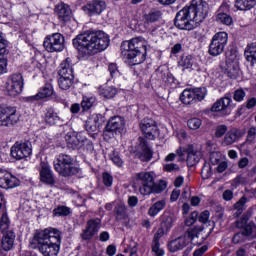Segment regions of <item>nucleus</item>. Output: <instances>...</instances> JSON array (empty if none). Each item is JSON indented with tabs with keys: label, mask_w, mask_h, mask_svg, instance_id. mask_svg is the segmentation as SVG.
Instances as JSON below:
<instances>
[{
	"label": "nucleus",
	"mask_w": 256,
	"mask_h": 256,
	"mask_svg": "<svg viewBox=\"0 0 256 256\" xmlns=\"http://www.w3.org/2000/svg\"><path fill=\"white\" fill-rule=\"evenodd\" d=\"M209 14V4L204 0H192L189 6L176 13L174 25L181 31H193Z\"/></svg>",
	"instance_id": "obj_1"
},
{
	"label": "nucleus",
	"mask_w": 256,
	"mask_h": 256,
	"mask_svg": "<svg viewBox=\"0 0 256 256\" xmlns=\"http://www.w3.org/2000/svg\"><path fill=\"white\" fill-rule=\"evenodd\" d=\"M109 43H111L109 35L101 30L87 31L73 40V46L81 55L85 56L105 51L109 47Z\"/></svg>",
	"instance_id": "obj_2"
},
{
	"label": "nucleus",
	"mask_w": 256,
	"mask_h": 256,
	"mask_svg": "<svg viewBox=\"0 0 256 256\" xmlns=\"http://www.w3.org/2000/svg\"><path fill=\"white\" fill-rule=\"evenodd\" d=\"M30 247L38 249L43 256H57L61 249V231L55 228H46L36 231L30 240Z\"/></svg>",
	"instance_id": "obj_3"
},
{
	"label": "nucleus",
	"mask_w": 256,
	"mask_h": 256,
	"mask_svg": "<svg viewBox=\"0 0 256 256\" xmlns=\"http://www.w3.org/2000/svg\"><path fill=\"white\" fill-rule=\"evenodd\" d=\"M121 53L132 65H141L147 59V42L143 38H132L123 41Z\"/></svg>",
	"instance_id": "obj_4"
},
{
	"label": "nucleus",
	"mask_w": 256,
	"mask_h": 256,
	"mask_svg": "<svg viewBox=\"0 0 256 256\" xmlns=\"http://www.w3.org/2000/svg\"><path fill=\"white\" fill-rule=\"evenodd\" d=\"M53 165L60 177H75V175L81 173V167H79L75 158L69 154L61 153L57 155Z\"/></svg>",
	"instance_id": "obj_5"
},
{
	"label": "nucleus",
	"mask_w": 256,
	"mask_h": 256,
	"mask_svg": "<svg viewBox=\"0 0 256 256\" xmlns=\"http://www.w3.org/2000/svg\"><path fill=\"white\" fill-rule=\"evenodd\" d=\"M136 181L140 184L139 191L141 195H151V193H163L167 189V183L160 181L155 183V174L153 172H139L136 174Z\"/></svg>",
	"instance_id": "obj_6"
},
{
	"label": "nucleus",
	"mask_w": 256,
	"mask_h": 256,
	"mask_svg": "<svg viewBox=\"0 0 256 256\" xmlns=\"http://www.w3.org/2000/svg\"><path fill=\"white\" fill-rule=\"evenodd\" d=\"M58 85L62 91H69L75 83V74L73 73V61L71 58H66L60 64V69L58 71Z\"/></svg>",
	"instance_id": "obj_7"
},
{
	"label": "nucleus",
	"mask_w": 256,
	"mask_h": 256,
	"mask_svg": "<svg viewBox=\"0 0 256 256\" xmlns=\"http://www.w3.org/2000/svg\"><path fill=\"white\" fill-rule=\"evenodd\" d=\"M19 113L17 108L13 106H0V125L2 127H13L19 123Z\"/></svg>",
	"instance_id": "obj_8"
},
{
	"label": "nucleus",
	"mask_w": 256,
	"mask_h": 256,
	"mask_svg": "<svg viewBox=\"0 0 256 256\" xmlns=\"http://www.w3.org/2000/svg\"><path fill=\"white\" fill-rule=\"evenodd\" d=\"M227 41H229V35L227 34V32L216 33L212 37L211 43L209 45V55H212V57H217L221 55V53L225 51Z\"/></svg>",
	"instance_id": "obj_9"
},
{
	"label": "nucleus",
	"mask_w": 256,
	"mask_h": 256,
	"mask_svg": "<svg viewBox=\"0 0 256 256\" xmlns=\"http://www.w3.org/2000/svg\"><path fill=\"white\" fill-rule=\"evenodd\" d=\"M199 235H201V232H197L195 229L188 230L184 236L172 240L168 244V249L171 253H177V251L185 249V246L191 242V239H195V237H199Z\"/></svg>",
	"instance_id": "obj_10"
},
{
	"label": "nucleus",
	"mask_w": 256,
	"mask_h": 256,
	"mask_svg": "<svg viewBox=\"0 0 256 256\" xmlns=\"http://www.w3.org/2000/svg\"><path fill=\"white\" fill-rule=\"evenodd\" d=\"M43 46L48 53L60 52L65 49V37L61 33H54L45 38Z\"/></svg>",
	"instance_id": "obj_11"
},
{
	"label": "nucleus",
	"mask_w": 256,
	"mask_h": 256,
	"mask_svg": "<svg viewBox=\"0 0 256 256\" xmlns=\"http://www.w3.org/2000/svg\"><path fill=\"white\" fill-rule=\"evenodd\" d=\"M23 74L14 73L6 81V91L10 97H17L23 91Z\"/></svg>",
	"instance_id": "obj_12"
},
{
	"label": "nucleus",
	"mask_w": 256,
	"mask_h": 256,
	"mask_svg": "<svg viewBox=\"0 0 256 256\" xmlns=\"http://www.w3.org/2000/svg\"><path fill=\"white\" fill-rule=\"evenodd\" d=\"M139 127L146 139H150V141L155 140L157 135H159L157 123L151 118H144L141 120Z\"/></svg>",
	"instance_id": "obj_13"
},
{
	"label": "nucleus",
	"mask_w": 256,
	"mask_h": 256,
	"mask_svg": "<svg viewBox=\"0 0 256 256\" xmlns=\"http://www.w3.org/2000/svg\"><path fill=\"white\" fill-rule=\"evenodd\" d=\"M31 153V143L29 142H16L11 147L10 151L11 157H13V159H17V161H21V159L29 157Z\"/></svg>",
	"instance_id": "obj_14"
},
{
	"label": "nucleus",
	"mask_w": 256,
	"mask_h": 256,
	"mask_svg": "<svg viewBox=\"0 0 256 256\" xmlns=\"http://www.w3.org/2000/svg\"><path fill=\"white\" fill-rule=\"evenodd\" d=\"M99 229H101V219L94 218L88 220L86 228L82 230V233L80 234L82 241H91V239L99 233Z\"/></svg>",
	"instance_id": "obj_15"
},
{
	"label": "nucleus",
	"mask_w": 256,
	"mask_h": 256,
	"mask_svg": "<svg viewBox=\"0 0 256 256\" xmlns=\"http://www.w3.org/2000/svg\"><path fill=\"white\" fill-rule=\"evenodd\" d=\"M21 181L11 172L0 169V187L1 189H15L19 187Z\"/></svg>",
	"instance_id": "obj_16"
},
{
	"label": "nucleus",
	"mask_w": 256,
	"mask_h": 256,
	"mask_svg": "<svg viewBox=\"0 0 256 256\" xmlns=\"http://www.w3.org/2000/svg\"><path fill=\"white\" fill-rule=\"evenodd\" d=\"M233 99L231 97L225 96L217 100L211 107L212 113H221L222 115H231V109L233 106Z\"/></svg>",
	"instance_id": "obj_17"
},
{
	"label": "nucleus",
	"mask_w": 256,
	"mask_h": 256,
	"mask_svg": "<svg viewBox=\"0 0 256 256\" xmlns=\"http://www.w3.org/2000/svg\"><path fill=\"white\" fill-rule=\"evenodd\" d=\"M40 181L44 185H55V174L51 170V166L46 162L40 163Z\"/></svg>",
	"instance_id": "obj_18"
},
{
	"label": "nucleus",
	"mask_w": 256,
	"mask_h": 256,
	"mask_svg": "<svg viewBox=\"0 0 256 256\" xmlns=\"http://www.w3.org/2000/svg\"><path fill=\"white\" fill-rule=\"evenodd\" d=\"M84 11L90 16L101 15L107 9V4L103 0H92L83 7Z\"/></svg>",
	"instance_id": "obj_19"
},
{
	"label": "nucleus",
	"mask_w": 256,
	"mask_h": 256,
	"mask_svg": "<svg viewBox=\"0 0 256 256\" xmlns=\"http://www.w3.org/2000/svg\"><path fill=\"white\" fill-rule=\"evenodd\" d=\"M54 13L56 17H58V20L60 23H69L71 21V15H73V12L71 11V7L65 3H59L54 8Z\"/></svg>",
	"instance_id": "obj_20"
},
{
	"label": "nucleus",
	"mask_w": 256,
	"mask_h": 256,
	"mask_svg": "<svg viewBox=\"0 0 256 256\" xmlns=\"http://www.w3.org/2000/svg\"><path fill=\"white\" fill-rule=\"evenodd\" d=\"M125 126V119L121 116H113L110 118L104 129V137H107V133H117L121 131Z\"/></svg>",
	"instance_id": "obj_21"
},
{
	"label": "nucleus",
	"mask_w": 256,
	"mask_h": 256,
	"mask_svg": "<svg viewBox=\"0 0 256 256\" xmlns=\"http://www.w3.org/2000/svg\"><path fill=\"white\" fill-rule=\"evenodd\" d=\"M136 156L144 162H149L150 159H153V151L149 148L145 138H139V146Z\"/></svg>",
	"instance_id": "obj_22"
},
{
	"label": "nucleus",
	"mask_w": 256,
	"mask_h": 256,
	"mask_svg": "<svg viewBox=\"0 0 256 256\" xmlns=\"http://www.w3.org/2000/svg\"><path fill=\"white\" fill-rule=\"evenodd\" d=\"M237 227L242 229V232L246 235L249 241L256 239V225L253 222L247 224V219L242 218L241 221L237 222Z\"/></svg>",
	"instance_id": "obj_23"
},
{
	"label": "nucleus",
	"mask_w": 256,
	"mask_h": 256,
	"mask_svg": "<svg viewBox=\"0 0 256 256\" xmlns=\"http://www.w3.org/2000/svg\"><path fill=\"white\" fill-rule=\"evenodd\" d=\"M153 77L157 81H160V83H173V81H175V78L169 72V69L165 67H159L158 69H156V71L153 74Z\"/></svg>",
	"instance_id": "obj_24"
},
{
	"label": "nucleus",
	"mask_w": 256,
	"mask_h": 256,
	"mask_svg": "<svg viewBox=\"0 0 256 256\" xmlns=\"http://www.w3.org/2000/svg\"><path fill=\"white\" fill-rule=\"evenodd\" d=\"M245 132L239 128L230 129L223 139V145H233L235 141H239Z\"/></svg>",
	"instance_id": "obj_25"
},
{
	"label": "nucleus",
	"mask_w": 256,
	"mask_h": 256,
	"mask_svg": "<svg viewBox=\"0 0 256 256\" xmlns=\"http://www.w3.org/2000/svg\"><path fill=\"white\" fill-rule=\"evenodd\" d=\"M187 153V165L188 167H194V165H197L199 161H201V152L199 150H195V147L193 145H189L186 149Z\"/></svg>",
	"instance_id": "obj_26"
},
{
	"label": "nucleus",
	"mask_w": 256,
	"mask_h": 256,
	"mask_svg": "<svg viewBox=\"0 0 256 256\" xmlns=\"http://www.w3.org/2000/svg\"><path fill=\"white\" fill-rule=\"evenodd\" d=\"M2 242L1 247L4 251H11L13 249V245H15V232L13 230H8L6 232H2Z\"/></svg>",
	"instance_id": "obj_27"
},
{
	"label": "nucleus",
	"mask_w": 256,
	"mask_h": 256,
	"mask_svg": "<svg viewBox=\"0 0 256 256\" xmlns=\"http://www.w3.org/2000/svg\"><path fill=\"white\" fill-rule=\"evenodd\" d=\"M51 95H53V87L51 84H46L36 95L27 97L26 101L33 103V101H39V99H47Z\"/></svg>",
	"instance_id": "obj_28"
},
{
	"label": "nucleus",
	"mask_w": 256,
	"mask_h": 256,
	"mask_svg": "<svg viewBox=\"0 0 256 256\" xmlns=\"http://www.w3.org/2000/svg\"><path fill=\"white\" fill-rule=\"evenodd\" d=\"M66 141H67V147H69V149H81V147L85 145V141H87V139L81 136V134H77L76 136L75 135L68 136Z\"/></svg>",
	"instance_id": "obj_29"
},
{
	"label": "nucleus",
	"mask_w": 256,
	"mask_h": 256,
	"mask_svg": "<svg viewBox=\"0 0 256 256\" xmlns=\"http://www.w3.org/2000/svg\"><path fill=\"white\" fill-rule=\"evenodd\" d=\"M224 73L230 78V79H237L239 77V64L237 62L233 61H226V68Z\"/></svg>",
	"instance_id": "obj_30"
},
{
	"label": "nucleus",
	"mask_w": 256,
	"mask_h": 256,
	"mask_svg": "<svg viewBox=\"0 0 256 256\" xmlns=\"http://www.w3.org/2000/svg\"><path fill=\"white\" fill-rule=\"evenodd\" d=\"M161 17L163 14L159 10H151L147 14L144 15V24L146 26L153 25V23H157V21H161Z\"/></svg>",
	"instance_id": "obj_31"
},
{
	"label": "nucleus",
	"mask_w": 256,
	"mask_h": 256,
	"mask_svg": "<svg viewBox=\"0 0 256 256\" xmlns=\"http://www.w3.org/2000/svg\"><path fill=\"white\" fill-rule=\"evenodd\" d=\"M44 121L47 123V125H57L59 121H61V117L55 112V109L48 108L46 109L45 115H44Z\"/></svg>",
	"instance_id": "obj_32"
},
{
	"label": "nucleus",
	"mask_w": 256,
	"mask_h": 256,
	"mask_svg": "<svg viewBox=\"0 0 256 256\" xmlns=\"http://www.w3.org/2000/svg\"><path fill=\"white\" fill-rule=\"evenodd\" d=\"M245 57L246 61H248L252 67L253 65H256V42H253L247 46L245 49Z\"/></svg>",
	"instance_id": "obj_33"
},
{
	"label": "nucleus",
	"mask_w": 256,
	"mask_h": 256,
	"mask_svg": "<svg viewBox=\"0 0 256 256\" xmlns=\"http://www.w3.org/2000/svg\"><path fill=\"white\" fill-rule=\"evenodd\" d=\"M256 5V0H235L234 7L238 11H251Z\"/></svg>",
	"instance_id": "obj_34"
},
{
	"label": "nucleus",
	"mask_w": 256,
	"mask_h": 256,
	"mask_svg": "<svg viewBox=\"0 0 256 256\" xmlns=\"http://www.w3.org/2000/svg\"><path fill=\"white\" fill-rule=\"evenodd\" d=\"M180 101L184 105H193L194 103H197L193 89H185L180 95Z\"/></svg>",
	"instance_id": "obj_35"
},
{
	"label": "nucleus",
	"mask_w": 256,
	"mask_h": 256,
	"mask_svg": "<svg viewBox=\"0 0 256 256\" xmlns=\"http://www.w3.org/2000/svg\"><path fill=\"white\" fill-rule=\"evenodd\" d=\"M166 205L167 202H165V200L157 201L148 209V215L150 217H157V215H159V213L165 209Z\"/></svg>",
	"instance_id": "obj_36"
},
{
	"label": "nucleus",
	"mask_w": 256,
	"mask_h": 256,
	"mask_svg": "<svg viewBox=\"0 0 256 256\" xmlns=\"http://www.w3.org/2000/svg\"><path fill=\"white\" fill-rule=\"evenodd\" d=\"M99 94L104 99H113L117 95V89L113 86L100 87Z\"/></svg>",
	"instance_id": "obj_37"
},
{
	"label": "nucleus",
	"mask_w": 256,
	"mask_h": 256,
	"mask_svg": "<svg viewBox=\"0 0 256 256\" xmlns=\"http://www.w3.org/2000/svg\"><path fill=\"white\" fill-rule=\"evenodd\" d=\"M86 131L91 135V137H96V135H99V131H101V128L97 126L91 118H88L85 124Z\"/></svg>",
	"instance_id": "obj_38"
},
{
	"label": "nucleus",
	"mask_w": 256,
	"mask_h": 256,
	"mask_svg": "<svg viewBox=\"0 0 256 256\" xmlns=\"http://www.w3.org/2000/svg\"><path fill=\"white\" fill-rule=\"evenodd\" d=\"M54 217H67L71 215V208L67 206H58L53 210Z\"/></svg>",
	"instance_id": "obj_39"
},
{
	"label": "nucleus",
	"mask_w": 256,
	"mask_h": 256,
	"mask_svg": "<svg viewBox=\"0 0 256 256\" xmlns=\"http://www.w3.org/2000/svg\"><path fill=\"white\" fill-rule=\"evenodd\" d=\"M192 91L194 93L196 103H199V101H203V99H205V97L207 96V88L205 87L193 88Z\"/></svg>",
	"instance_id": "obj_40"
},
{
	"label": "nucleus",
	"mask_w": 256,
	"mask_h": 256,
	"mask_svg": "<svg viewBox=\"0 0 256 256\" xmlns=\"http://www.w3.org/2000/svg\"><path fill=\"white\" fill-rule=\"evenodd\" d=\"M216 21L222 25H233V18L229 14H216Z\"/></svg>",
	"instance_id": "obj_41"
},
{
	"label": "nucleus",
	"mask_w": 256,
	"mask_h": 256,
	"mask_svg": "<svg viewBox=\"0 0 256 256\" xmlns=\"http://www.w3.org/2000/svg\"><path fill=\"white\" fill-rule=\"evenodd\" d=\"M179 65L184 69H191L193 67V56L191 55L182 56L181 60L179 61Z\"/></svg>",
	"instance_id": "obj_42"
},
{
	"label": "nucleus",
	"mask_w": 256,
	"mask_h": 256,
	"mask_svg": "<svg viewBox=\"0 0 256 256\" xmlns=\"http://www.w3.org/2000/svg\"><path fill=\"white\" fill-rule=\"evenodd\" d=\"M115 215H116V219L121 220V219H125V217H127V207H125L124 204H118L115 207Z\"/></svg>",
	"instance_id": "obj_43"
},
{
	"label": "nucleus",
	"mask_w": 256,
	"mask_h": 256,
	"mask_svg": "<svg viewBox=\"0 0 256 256\" xmlns=\"http://www.w3.org/2000/svg\"><path fill=\"white\" fill-rule=\"evenodd\" d=\"M247 241H249V238L246 237L243 231L237 232L232 238L234 245H241V243H247Z\"/></svg>",
	"instance_id": "obj_44"
},
{
	"label": "nucleus",
	"mask_w": 256,
	"mask_h": 256,
	"mask_svg": "<svg viewBox=\"0 0 256 256\" xmlns=\"http://www.w3.org/2000/svg\"><path fill=\"white\" fill-rule=\"evenodd\" d=\"M95 97H84L81 102V107L83 111H89L95 105Z\"/></svg>",
	"instance_id": "obj_45"
},
{
	"label": "nucleus",
	"mask_w": 256,
	"mask_h": 256,
	"mask_svg": "<svg viewBox=\"0 0 256 256\" xmlns=\"http://www.w3.org/2000/svg\"><path fill=\"white\" fill-rule=\"evenodd\" d=\"M161 226L168 231L173 227V217L169 214H164L161 218Z\"/></svg>",
	"instance_id": "obj_46"
},
{
	"label": "nucleus",
	"mask_w": 256,
	"mask_h": 256,
	"mask_svg": "<svg viewBox=\"0 0 256 256\" xmlns=\"http://www.w3.org/2000/svg\"><path fill=\"white\" fill-rule=\"evenodd\" d=\"M89 118L92 123L96 124L100 129L103 127V123H105V116L102 114H92Z\"/></svg>",
	"instance_id": "obj_47"
},
{
	"label": "nucleus",
	"mask_w": 256,
	"mask_h": 256,
	"mask_svg": "<svg viewBox=\"0 0 256 256\" xmlns=\"http://www.w3.org/2000/svg\"><path fill=\"white\" fill-rule=\"evenodd\" d=\"M187 125L189 129L196 131V129H199L201 125H203V121H201L199 118H191L188 120Z\"/></svg>",
	"instance_id": "obj_48"
},
{
	"label": "nucleus",
	"mask_w": 256,
	"mask_h": 256,
	"mask_svg": "<svg viewBox=\"0 0 256 256\" xmlns=\"http://www.w3.org/2000/svg\"><path fill=\"white\" fill-rule=\"evenodd\" d=\"M108 71L112 77V79H117L121 77V72H119V67H117V64L111 63L108 65Z\"/></svg>",
	"instance_id": "obj_49"
},
{
	"label": "nucleus",
	"mask_w": 256,
	"mask_h": 256,
	"mask_svg": "<svg viewBox=\"0 0 256 256\" xmlns=\"http://www.w3.org/2000/svg\"><path fill=\"white\" fill-rule=\"evenodd\" d=\"M0 231L7 233L9 231V217L7 214H3L0 220Z\"/></svg>",
	"instance_id": "obj_50"
},
{
	"label": "nucleus",
	"mask_w": 256,
	"mask_h": 256,
	"mask_svg": "<svg viewBox=\"0 0 256 256\" xmlns=\"http://www.w3.org/2000/svg\"><path fill=\"white\" fill-rule=\"evenodd\" d=\"M110 159L114 165H117V167H123V159H121V156H119V152L114 150L110 154Z\"/></svg>",
	"instance_id": "obj_51"
},
{
	"label": "nucleus",
	"mask_w": 256,
	"mask_h": 256,
	"mask_svg": "<svg viewBox=\"0 0 256 256\" xmlns=\"http://www.w3.org/2000/svg\"><path fill=\"white\" fill-rule=\"evenodd\" d=\"M152 253L154 254V256L165 255V250L161 248V243L152 242Z\"/></svg>",
	"instance_id": "obj_52"
},
{
	"label": "nucleus",
	"mask_w": 256,
	"mask_h": 256,
	"mask_svg": "<svg viewBox=\"0 0 256 256\" xmlns=\"http://www.w3.org/2000/svg\"><path fill=\"white\" fill-rule=\"evenodd\" d=\"M163 170L167 173H177V171H181V168L175 163H168L163 165Z\"/></svg>",
	"instance_id": "obj_53"
},
{
	"label": "nucleus",
	"mask_w": 256,
	"mask_h": 256,
	"mask_svg": "<svg viewBox=\"0 0 256 256\" xmlns=\"http://www.w3.org/2000/svg\"><path fill=\"white\" fill-rule=\"evenodd\" d=\"M246 95L247 93H245V90H243V88H240L234 91L233 99L234 101L241 103V101L245 99Z\"/></svg>",
	"instance_id": "obj_54"
},
{
	"label": "nucleus",
	"mask_w": 256,
	"mask_h": 256,
	"mask_svg": "<svg viewBox=\"0 0 256 256\" xmlns=\"http://www.w3.org/2000/svg\"><path fill=\"white\" fill-rule=\"evenodd\" d=\"M197 219H199V212L194 211L190 214V216L186 219L185 225L187 227H191V225H194L197 222Z\"/></svg>",
	"instance_id": "obj_55"
},
{
	"label": "nucleus",
	"mask_w": 256,
	"mask_h": 256,
	"mask_svg": "<svg viewBox=\"0 0 256 256\" xmlns=\"http://www.w3.org/2000/svg\"><path fill=\"white\" fill-rule=\"evenodd\" d=\"M247 203V198L245 196L241 197L239 201L234 204V209L238 211V213H243V209H245V204Z\"/></svg>",
	"instance_id": "obj_56"
},
{
	"label": "nucleus",
	"mask_w": 256,
	"mask_h": 256,
	"mask_svg": "<svg viewBox=\"0 0 256 256\" xmlns=\"http://www.w3.org/2000/svg\"><path fill=\"white\" fill-rule=\"evenodd\" d=\"M102 181L105 187H111L113 185V176L109 172H104L102 174Z\"/></svg>",
	"instance_id": "obj_57"
},
{
	"label": "nucleus",
	"mask_w": 256,
	"mask_h": 256,
	"mask_svg": "<svg viewBox=\"0 0 256 256\" xmlns=\"http://www.w3.org/2000/svg\"><path fill=\"white\" fill-rule=\"evenodd\" d=\"M227 129V125L224 124L217 126L215 131V137L221 139V137H223V135L227 133Z\"/></svg>",
	"instance_id": "obj_58"
},
{
	"label": "nucleus",
	"mask_w": 256,
	"mask_h": 256,
	"mask_svg": "<svg viewBox=\"0 0 256 256\" xmlns=\"http://www.w3.org/2000/svg\"><path fill=\"white\" fill-rule=\"evenodd\" d=\"M211 174V164L205 162L202 167V176L204 179H209V177H211Z\"/></svg>",
	"instance_id": "obj_59"
},
{
	"label": "nucleus",
	"mask_w": 256,
	"mask_h": 256,
	"mask_svg": "<svg viewBox=\"0 0 256 256\" xmlns=\"http://www.w3.org/2000/svg\"><path fill=\"white\" fill-rule=\"evenodd\" d=\"M7 54V40L3 39V33L0 32V55Z\"/></svg>",
	"instance_id": "obj_60"
},
{
	"label": "nucleus",
	"mask_w": 256,
	"mask_h": 256,
	"mask_svg": "<svg viewBox=\"0 0 256 256\" xmlns=\"http://www.w3.org/2000/svg\"><path fill=\"white\" fill-rule=\"evenodd\" d=\"M229 9V4L223 2L217 10V15H226L227 13H229Z\"/></svg>",
	"instance_id": "obj_61"
},
{
	"label": "nucleus",
	"mask_w": 256,
	"mask_h": 256,
	"mask_svg": "<svg viewBox=\"0 0 256 256\" xmlns=\"http://www.w3.org/2000/svg\"><path fill=\"white\" fill-rule=\"evenodd\" d=\"M5 69H7V59L5 54H0V75H3Z\"/></svg>",
	"instance_id": "obj_62"
},
{
	"label": "nucleus",
	"mask_w": 256,
	"mask_h": 256,
	"mask_svg": "<svg viewBox=\"0 0 256 256\" xmlns=\"http://www.w3.org/2000/svg\"><path fill=\"white\" fill-rule=\"evenodd\" d=\"M245 183H247V178L242 175H239L233 179L234 185H245Z\"/></svg>",
	"instance_id": "obj_63"
},
{
	"label": "nucleus",
	"mask_w": 256,
	"mask_h": 256,
	"mask_svg": "<svg viewBox=\"0 0 256 256\" xmlns=\"http://www.w3.org/2000/svg\"><path fill=\"white\" fill-rule=\"evenodd\" d=\"M198 220L200 223H207L209 221V211H203L199 216Z\"/></svg>",
	"instance_id": "obj_64"
}]
</instances>
